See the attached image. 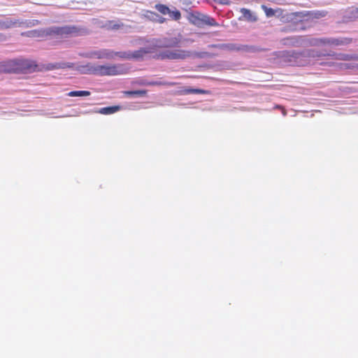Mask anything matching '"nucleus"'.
<instances>
[{
	"label": "nucleus",
	"instance_id": "16",
	"mask_svg": "<svg viewBox=\"0 0 358 358\" xmlns=\"http://www.w3.org/2000/svg\"><path fill=\"white\" fill-rule=\"evenodd\" d=\"M40 24V22L38 20H22L20 18H17V27H32L36 26Z\"/></svg>",
	"mask_w": 358,
	"mask_h": 358
},
{
	"label": "nucleus",
	"instance_id": "13",
	"mask_svg": "<svg viewBox=\"0 0 358 358\" xmlns=\"http://www.w3.org/2000/svg\"><path fill=\"white\" fill-rule=\"evenodd\" d=\"M184 59L187 58H206L210 56V54L207 52H196V51H189L185 50L184 53Z\"/></svg>",
	"mask_w": 358,
	"mask_h": 358
},
{
	"label": "nucleus",
	"instance_id": "29",
	"mask_svg": "<svg viewBox=\"0 0 358 358\" xmlns=\"http://www.w3.org/2000/svg\"><path fill=\"white\" fill-rule=\"evenodd\" d=\"M262 8L264 10V11L265 12L266 17H271L275 15V11L273 9H272L271 8H268L264 5H262Z\"/></svg>",
	"mask_w": 358,
	"mask_h": 358
},
{
	"label": "nucleus",
	"instance_id": "23",
	"mask_svg": "<svg viewBox=\"0 0 358 358\" xmlns=\"http://www.w3.org/2000/svg\"><path fill=\"white\" fill-rule=\"evenodd\" d=\"M240 51L246 52H257V46L240 45Z\"/></svg>",
	"mask_w": 358,
	"mask_h": 358
},
{
	"label": "nucleus",
	"instance_id": "17",
	"mask_svg": "<svg viewBox=\"0 0 358 358\" xmlns=\"http://www.w3.org/2000/svg\"><path fill=\"white\" fill-rule=\"evenodd\" d=\"M305 27L302 26V24L298 23V24H287L285 27L280 29L281 32H293L300 30H304Z\"/></svg>",
	"mask_w": 358,
	"mask_h": 358
},
{
	"label": "nucleus",
	"instance_id": "21",
	"mask_svg": "<svg viewBox=\"0 0 358 358\" xmlns=\"http://www.w3.org/2000/svg\"><path fill=\"white\" fill-rule=\"evenodd\" d=\"M151 43H152V45L155 48H166V46H165L166 44L164 41V38H154L151 41Z\"/></svg>",
	"mask_w": 358,
	"mask_h": 358
},
{
	"label": "nucleus",
	"instance_id": "38",
	"mask_svg": "<svg viewBox=\"0 0 358 358\" xmlns=\"http://www.w3.org/2000/svg\"><path fill=\"white\" fill-rule=\"evenodd\" d=\"M357 67H358V66H357Z\"/></svg>",
	"mask_w": 358,
	"mask_h": 358
},
{
	"label": "nucleus",
	"instance_id": "10",
	"mask_svg": "<svg viewBox=\"0 0 358 358\" xmlns=\"http://www.w3.org/2000/svg\"><path fill=\"white\" fill-rule=\"evenodd\" d=\"M281 45L288 47H300V36H292L280 41Z\"/></svg>",
	"mask_w": 358,
	"mask_h": 358
},
{
	"label": "nucleus",
	"instance_id": "15",
	"mask_svg": "<svg viewBox=\"0 0 358 358\" xmlns=\"http://www.w3.org/2000/svg\"><path fill=\"white\" fill-rule=\"evenodd\" d=\"M73 67V63L69 62H57L48 64L46 66V69L48 71L59 69H71Z\"/></svg>",
	"mask_w": 358,
	"mask_h": 358
},
{
	"label": "nucleus",
	"instance_id": "36",
	"mask_svg": "<svg viewBox=\"0 0 358 358\" xmlns=\"http://www.w3.org/2000/svg\"><path fill=\"white\" fill-rule=\"evenodd\" d=\"M352 60L358 61V55H352Z\"/></svg>",
	"mask_w": 358,
	"mask_h": 358
},
{
	"label": "nucleus",
	"instance_id": "27",
	"mask_svg": "<svg viewBox=\"0 0 358 358\" xmlns=\"http://www.w3.org/2000/svg\"><path fill=\"white\" fill-rule=\"evenodd\" d=\"M168 14L170 17L174 20H179L181 17L180 12L177 9H175L174 10H171L170 9V12Z\"/></svg>",
	"mask_w": 358,
	"mask_h": 358
},
{
	"label": "nucleus",
	"instance_id": "1",
	"mask_svg": "<svg viewBox=\"0 0 358 358\" xmlns=\"http://www.w3.org/2000/svg\"><path fill=\"white\" fill-rule=\"evenodd\" d=\"M273 59L280 65L303 66L309 64L312 58L326 57V53L314 49L275 51Z\"/></svg>",
	"mask_w": 358,
	"mask_h": 358
},
{
	"label": "nucleus",
	"instance_id": "4",
	"mask_svg": "<svg viewBox=\"0 0 358 358\" xmlns=\"http://www.w3.org/2000/svg\"><path fill=\"white\" fill-rule=\"evenodd\" d=\"M37 65L29 59H16L9 61L3 66L2 71L8 73H30L36 71Z\"/></svg>",
	"mask_w": 358,
	"mask_h": 358
},
{
	"label": "nucleus",
	"instance_id": "20",
	"mask_svg": "<svg viewBox=\"0 0 358 358\" xmlns=\"http://www.w3.org/2000/svg\"><path fill=\"white\" fill-rule=\"evenodd\" d=\"M216 46L222 49H226L233 51H240V45H237L235 43L220 44Z\"/></svg>",
	"mask_w": 358,
	"mask_h": 358
},
{
	"label": "nucleus",
	"instance_id": "24",
	"mask_svg": "<svg viewBox=\"0 0 358 358\" xmlns=\"http://www.w3.org/2000/svg\"><path fill=\"white\" fill-rule=\"evenodd\" d=\"M90 94L89 91H71L68 94L69 96H87Z\"/></svg>",
	"mask_w": 358,
	"mask_h": 358
},
{
	"label": "nucleus",
	"instance_id": "30",
	"mask_svg": "<svg viewBox=\"0 0 358 358\" xmlns=\"http://www.w3.org/2000/svg\"><path fill=\"white\" fill-rule=\"evenodd\" d=\"M349 17L350 18H358V6L357 7H352L350 8L349 11Z\"/></svg>",
	"mask_w": 358,
	"mask_h": 358
},
{
	"label": "nucleus",
	"instance_id": "14",
	"mask_svg": "<svg viewBox=\"0 0 358 358\" xmlns=\"http://www.w3.org/2000/svg\"><path fill=\"white\" fill-rule=\"evenodd\" d=\"M17 18L7 17L3 20H0V29H8L12 27H17Z\"/></svg>",
	"mask_w": 358,
	"mask_h": 358
},
{
	"label": "nucleus",
	"instance_id": "5",
	"mask_svg": "<svg viewBox=\"0 0 358 358\" xmlns=\"http://www.w3.org/2000/svg\"><path fill=\"white\" fill-rule=\"evenodd\" d=\"M188 19L192 24L196 25L198 27H203L204 25L212 27L219 26V24L215 20L214 18L200 13H189Z\"/></svg>",
	"mask_w": 358,
	"mask_h": 358
},
{
	"label": "nucleus",
	"instance_id": "32",
	"mask_svg": "<svg viewBox=\"0 0 358 358\" xmlns=\"http://www.w3.org/2000/svg\"><path fill=\"white\" fill-rule=\"evenodd\" d=\"M325 53H326V57H330L331 58L336 59V55H338V53H336L335 52H325Z\"/></svg>",
	"mask_w": 358,
	"mask_h": 358
},
{
	"label": "nucleus",
	"instance_id": "28",
	"mask_svg": "<svg viewBox=\"0 0 358 358\" xmlns=\"http://www.w3.org/2000/svg\"><path fill=\"white\" fill-rule=\"evenodd\" d=\"M122 26V24H120V23H117V22H115L114 21H110L108 24L106 25L107 28L108 29H112V30H117V29H119Z\"/></svg>",
	"mask_w": 358,
	"mask_h": 358
},
{
	"label": "nucleus",
	"instance_id": "31",
	"mask_svg": "<svg viewBox=\"0 0 358 358\" xmlns=\"http://www.w3.org/2000/svg\"><path fill=\"white\" fill-rule=\"evenodd\" d=\"M188 94H204L206 92L201 89H188L187 90Z\"/></svg>",
	"mask_w": 358,
	"mask_h": 358
},
{
	"label": "nucleus",
	"instance_id": "9",
	"mask_svg": "<svg viewBox=\"0 0 358 358\" xmlns=\"http://www.w3.org/2000/svg\"><path fill=\"white\" fill-rule=\"evenodd\" d=\"M320 46V38L300 36V47Z\"/></svg>",
	"mask_w": 358,
	"mask_h": 358
},
{
	"label": "nucleus",
	"instance_id": "18",
	"mask_svg": "<svg viewBox=\"0 0 358 358\" xmlns=\"http://www.w3.org/2000/svg\"><path fill=\"white\" fill-rule=\"evenodd\" d=\"M241 13L243 14V17L247 20L250 22L257 21V17L250 10L243 8L241 9Z\"/></svg>",
	"mask_w": 358,
	"mask_h": 358
},
{
	"label": "nucleus",
	"instance_id": "3",
	"mask_svg": "<svg viewBox=\"0 0 358 358\" xmlns=\"http://www.w3.org/2000/svg\"><path fill=\"white\" fill-rule=\"evenodd\" d=\"M85 69V73L94 74L99 76H117L126 73V68L123 64L112 65H94L88 63L82 66Z\"/></svg>",
	"mask_w": 358,
	"mask_h": 358
},
{
	"label": "nucleus",
	"instance_id": "33",
	"mask_svg": "<svg viewBox=\"0 0 358 358\" xmlns=\"http://www.w3.org/2000/svg\"><path fill=\"white\" fill-rule=\"evenodd\" d=\"M268 49L257 46V52L267 51Z\"/></svg>",
	"mask_w": 358,
	"mask_h": 358
},
{
	"label": "nucleus",
	"instance_id": "7",
	"mask_svg": "<svg viewBox=\"0 0 358 358\" xmlns=\"http://www.w3.org/2000/svg\"><path fill=\"white\" fill-rule=\"evenodd\" d=\"M185 50L176 49V50H164L156 53L154 58L157 59H169V60H179L184 59Z\"/></svg>",
	"mask_w": 358,
	"mask_h": 358
},
{
	"label": "nucleus",
	"instance_id": "34",
	"mask_svg": "<svg viewBox=\"0 0 358 358\" xmlns=\"http://www.w3.org/2000/svg\"><path fill=\"white\" fill-rule=\"evenodd\" d=\"M217 2H218L219 3H220V4H223V5H224V4H227V3H227V0H218V1H217Z\"/></svg>",
	"mask_w": 358,
	"mask_h": 358
},
{
	"label": "nucleus",
	"instance_id": "6",
	"mask_svg": "<svg viewBox=\"0 0 358 358\" xmlns=\"http://www.w3.org/2000/svg\"><path fill=\"white\" fill-rule=\"evenodd\" d=\"M127 55L123 52H115L110 49H102L87 52L85 57L87 58H97L113 59L115 57H125Z\"/></svg>",
	"mask_w": 358,
	"mask_h": 358
},
{
	"label": "nucleus",
	"instance_id": "19",
	"mask_svg": "<svg viewBox=\"0 0 358 358\" xmlns=\"http://www.w3.org/2000/svg\"><path fill=\"white\" fill-rule=\"evenodd\" d=\"M120 106H108V107L102 108L100 110V113L101 114H104V115H109V114H113V113L120 110Z\"/></svg>",
	"mask_w": 358,
	"mask_h": 358
},
{
	"label": "nucleus",
	"instance_id": "22",
	"mask_svg": "<svg viewBox=\"0 0 358 358\" xmlns=\"http://www.w3.org/2000/svg\"><path fill=\"white\" fill-rule=\"evenodd\" d=\"M147 91L146 90H134V91H125L124 92V94L131 96H143L146 94Z\"/></svg>",
	"mask_w": 358,
	"mask_h": 358
},
{
	"label": "nucleus",
	"instance_id": "12",
	"mask_svg": "<svg viewBox=\"0 0 358 358\" xmlns=\"http://www.w3.org/2000/svg\"><path fill=\"white\" fill-rule=\"evenodd\" d=\"M166 48L180 47L181 36L177 37H164Z\"/></svg>",
	"mask_w": 358,
	"mask_h": 358
},
{
	"label": "nucleus",
	"instance_id": "2",
	"mask_svg": "<svg viewBox=\"0 0 358 358\" xmlns=\"http://www.w3.org/2000/svg\"><path fill=\"white\" fill-rule=\"evenodd\" d=\"M87 34H89V31L87 28L77 25H66L63 27L52 26L43 29H36L22 33L23 36L28 37L52 36L57 38H66Z\"/></svg>",
	"mask_w": 358,
	"mask_h": 358
},
{
	"label": "nucleus",
	"instance_id": "8",
	"mask_svg": "<svg viewBox=\"0 0 358 358\" xmlns=\"http://www.w3.org/2000/svg\"><path fill=\"white\" fill-rule=\"evenodd\" d=\"M320 45H329L332 46L346 45L352 42V39L349 38H320Z\"/></svg>",
	"mask_w": 358,
	"mask_h": 358
},
{
	"label": "nucleus",
	"instance_id": "26",
	"mask_svg": "<svg viewBox=\"0 0 358 358\" xmlns=\"http://www.w3.org/2000/svg\"><path fill=\"white\" fill-rule=\"evenodd\" d=\"M336 59L342 61H350L352 60V55L338 53V55H336Z\"/></svg>",
	"mask_w": 358,
	"mask_h": 358
},
{
	"label": "nucleus",
	"instance_id": "25",
	"mask_svg": "<svg viewBox=\"0 0 358 358\" xmlns=\"http://www.w3.org/2000/svg\"><path fill=\"white\" fill-rule=\"evenodd\" d=\"M155 8L163 15H166L170 12V8L163 4H157Z\"/></svg>",
	"mask_w": 358,
	"mask_h": 358
},
{
	"label": "nucleus",
	"instance_id": "11",
	"mask_svg": "<svg viewBox=\"0 0 358 358\" xmlns=\"http://www.w3.org/2000/svg\"><path fill=\"white\" fill-rule=\"evenodd\" d=\"M151 51L149 48H141L138 50H136L134 52H124L127 55L125 57H121L122 59H131V58H136L139 59L143 57L145 54L150 53Z\"/></svg>",
	"mask_w": 358,
	"mask_h": 358
},
{
	"label": "nucleus",
	"instance_id": "35",
	"mask_svg": "<svg viewBox=\"0 0 358 358\" xmlns=\"http://www.w3.org/2000/svg\"><path fill=\"white\" fill-rule=\"evenodd\" d=\"M160 84H161L160 83H157V82H152V83H148L149 85H160Z\"/></svg>",
	"mask_w": 358,
	"mask_h": 358
},
{
	"label": "nucleus",
	"instance_id": "37",
	"mask_svg": "<svg viewBox=\"0 0 358 358\" xmlns=\"http://www.w3.org/2000/svg\"><path fill=\"white\" fill-rule=\"evenodd\" d=\"M164 20H165V19H164V18H163V17H160L159 22H160L161 23L164 22Z\"/></svg>",
	"mask_w": 358,
	"mask_h": 358
}]
</instances>
